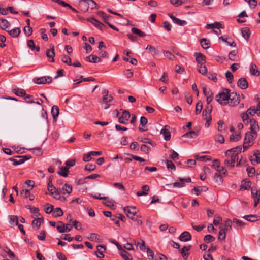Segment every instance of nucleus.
Wrapping results in <instances>:
<instances>
[{"mask_svg":"<svg viewBox=\"0 0 260 260\" xmlns=\"http://www.w3.org/2000/svg\"><path fill=\"white\" fill-rule=\"evenodd\" d=\"M48 190L50 192V194H55L56 192L59 191V189H56L55 187H54L51 181H48Z\"/></svg>","mask_w":260,"mask_h":260,"instance_id":"nucleus-28","label":"nucleus"},{"mask_svg":"<svg viewBox=\"0 0 260 260\" xmlns=\"http://www.w3.org/2000/svg\"><path fill=\"white\" fill-rule=\"evenodd\" d=\"M51 114L52 115L53 121H56V118L59 114V110L57 106H53L51 109Z\"/></svg>","mask_w":260,"mask_h":260,"instance_id":"nucleus-26","label":"nucleus"},{"mask_svg":"<svg viewBox=\"0 0 260 260\" xmlns=\"http://www.w3.org/2000/svg\"><path fill=\"white\" fill-rule=\"evenodd\" d=\"M194 56L196 57V59L198 63V65L205 64L206 61V57L203 54L201 53H195Z\"/></svg>","mask_w":260,"mask_h":260,"instance_id":"nucleus-18","label":"nucleus"},{"mask_svg":"<svg viewBox=\"0 0 260 260\" xmlns=\"http://www.w3.org/2000/svg\"><path fill=\"white\" fill-rule=\"evenodd\" d=\"M46 54L48 58L51 59V60H49L50 62H54L55 60L54 57L55 55V54L54 52V47L53 45L52 46L51 49H48L46 50Z\"/></svg>","mask_w":260,"mask_h":260,"instance_id":"nucleus-21","label":"nucleus"},{"mask_svg":"<svg viewBox=\"0 0 260 260\" xmlns=\"http://www.w3.org/2000/svg\"><path fill=\"white\" fill-rule=\"evenodd\" d=\"M169 126L166 125L160 131V133L162 134L164 139L166 141H169L171 138V134L169 131Z\"/></svg>","mask_w":260,"mask_h":260,"instance_id":"nucleus-15","label":"nucleus"},{"mask_svg":"<svg viewBox=\"0 0 260 260\" xmlns=\"http://www.w3.org/2000/svg\"><path fill=\"white\" fill-rule=\"evenodd\" d=\"M63 212L60 208H56L53 209L52 216L54 217H57L63 215Z\"/></svg>","mask_w":260,"mask_h":260,"instance_id":"nucleus-40","label":"nucleus"},{"mask_svg":"<svg viewBox=\"0 0 260 260\" xmlns=\"http://www.w3.org/2000/svg\"><path fill=\"white\" fill-rule=\"evenodd\" d=\"M24 32L27 36H30L32 32V28L30 26H26L24 28Z\"/></svg>","mask_w":260,"mask_h":260,"instance_id":"nucleus-61","label":"nucleus"},{"mask_svg":"<svg viewBox=\"0 0 260 260\" xmlns=\"http://www.w3.org/2000/svg\"><path fill=\"white\" fill-rule=\"evenodd\" d=\"M191 248V246H184L181 250V254L182 255V256L183 257V258L184 259V260H186L189 256V252L188 251H189L190 249Z\"/></svg>","mask_w":260,"mask_h":260,"instance_id":"nucleus-23","label":"nucleus"},{"mask_svg":"<svg viewBox=\"0 0 260 260\" xmlns=\"http://www.w3.org/2000/svg\"><path fill=\"white\" fill-rule=\"evenodd\" d=\"M88 239L91 241H99L100 240V237L95 233H91L88 237Z\"/></svg>","mask_w":260,"mask_h":260,"instance_id":"nucleus-49","label":"nucleus"},{"mask_svg":"<svg viewBox=\"0 0 260 260\" xmlns=\"http://www.w3.org/2000/svg\"><path fill=\"white\" fill-rule=\"evenodd\" d=\"M98 4L93 0H80L79 1V9L84 12H87L89 8L93 9Z\"/></svg>","mask_w":260,"mask_h":260,"instance_id":"nucleus-3","label":"nucleus"},{"mask_svg":"<svg viewBox=\"0 0 260 260\" xmlns=\"http://www.w3.org/2000/svg\"><path fill=\"white\" fill-rule=\"evenodd\" d=\"M18 159H14L13 158H10V160L13 162V165L14 166H17L19 165H21L26 160L29 159L30 157H28L27 155L25 156H16Z\"/></svg>","mask_w":260,"mask_h":260,"instance_id":"nucleus-9","label":"nucleus"},{"mask_svg":"<svg viewBox=\"0 0 260 260\" xmlns=\"http://www.w3.org/2000/svg\"><path fill=\"white\" fill-rule=\"evenodd\" d=\"M135 244L137 247H139V249L142 251H143L146 249L145 243L143 240H141V242L139 241H135Z\"/></svg>","mask_w":260,"mask_h":260,"instance_id":"nucleus-41","label":"nucleus"},{"mask_svg":"<svg viewBox=\"0 0 260 260\" xmlns=\"http://www.w3.org/2000/svg\"><path fill=\"white\" fill-rule=\"evenodd\" d=\"M154 258L155 260H167V257L164 254L161 253H157L155 255Z\"/></svg>","mask_w":260,"mask_h":260,"instance_id":"nucleus-63","label":"nucleus"},{"mask_svg":"<svg viewBox=\"0 0 260 260\" xmlns=\"http://www.w3.org/2000/svg\"><path fill=\"white\" fill-rule=\"evenodd\" d=\"M54 209V206L52 205L47 204L44 208V210L47 214H50L53 213Z\"/></svg>","mask_w":260,"mask_h":260,"instance_id":"nucleus-51","label":"nucleus"},{"mask_svg":"<svg viewBox=\"0 0 260 260\" xmlns=\"http://www.w3.org/2000/svg\"><path fill=\"white\" fill-rule=\"evenodd\" d=\"M72 191V185L68 183H66L62 188L59 189V191L56 193L54 196V198L56 200L64 202L67 200V197L69 196Z\"/></svg>","mask_w":260,"mask_h":260,"instance_id":"nucleus-2","label":"nucleus"},{"mask_svg":"<svg viewBox=\"0 0 260 260\" xmlns=\"http://www.w3.org/2000/svg\"><path fill=\"white\" fill-rule=\"evenodd\" d=\"M166 165H167V168L168 169H171V170H175V169H176V167H175V165L171 160H167L166 161Z\"/></svg>","mask_w":260,"mask_h":260,"instance_id":"nucleus-62","label":"nucleus"},{"mask_svg":"<svg viewBox=\"0 0 260 260\" xmlns=\"http://www.w3.org/2000/svg\"><path fill=\"white\" fill-rule=\"evenodd\" d=\"M251 194L254 199V206L256 207L260 202V191L257 189H251Z\"/></svg>","mask_w":260,"mask_h":260,"instance_id":"nucleus-13","label":"nucleus"},{"mask_svg":"<svg viewBox=\"0 0 260 260\" xmlns=\"http://www.w3.org/2000/svg\"><path fill=\"white\" fill-rule=\"evenodd\" d=\"M36 218V219L32 221V225L34 228L35 226L37 228V230H38L40 228L41 223L43 222L44 219L42 216L37 217Z\"/></svg>","mask_w":260,"mask_h":260,"instance_id":"nucleus-22","label":"nucleus"},{"mask_svg":"<svg viewBox=\"0 0 260 260\" xmlns=\"http://www.w3.org/2000/svg\"><path fill=\"white\" fill-rule=\"evenodd\" d=\"M200 44L201 46L204 49H207L210 47V42L209 40L202 38L200 40Z\"/></svg>","mask_w":260,"mask_h":260,"instance_id":"nucleus-37","label":"nucleus"},{"mask_svg":"<svg viewBox=\"0 0 260 260\" xmlns=\"http://www.w3.org/2000/svg\"><path fill=\"white\" fill-rule=\"evenodd\" d=\"M251 186V182L243 180L241 182L240 188L244 190H248Z\"/></svg>","mask_w":260,"mask_h":260,"instance_id":"nucleus-43","label":"nucleus"},{"mask_svg":"<svg viewBox=\"0 0 260 260\" xmlns=\"http://www.w3.org/2000/svg\"><path fill=\"white\" fill-rule=\"evenodd\" d=\"M131 31L133 34L138 35V36L141 37H144L146 36L145 33L135 27H133L131 29Z\"/></svg>","mask_w":260,"mask_h":260,"instance_id":"nucleus-47","label":"nucleus"},{"mask_svg":"<svg viewBox=\"0 0 260 260\" xmlns=\"http://www.w3.org/2000/svg\"><path fill=\"white\" fill-rule=\"evenodd\" d=\"M9 218L10 219V223L11 224H14L16 225H18V218L17 216L11 215L9 216Z\"/></svg>","mask_w":260,"mask_h":260,"instance_id":"nucleus-52","label":"nucleus"},{"mask_svg":"<svg viewBox=\"0 0 260 260\" xmlns=\"http://www.w3.org/2000/svg\"><path fill=\"white\" fill-rule=\"evenodd\" d=\"M146 49L148 50L149 52L153 55H155L157 53L156 48L151 45H147Z\"/></svg>","mask_w":260,"mask_h":260,"instance_id":"nucleus-55","label":"nucleus"},{"mask_svg":"<svg viewBox=\"0 0 260 260\" xmlns=\"http://www.w3.org/2000/svg\"><path fill=\"white\" fill-rule=\"evenodd\" d=\"M12 92L17 96H24L26 95V91L23 89L16 88L12 90Z\"/></svg>","mask_w":260,"mask_h":260,"instance_id":"nucleus-27","label":"nucleus"},{"mask_svg":"<svg viewBox=\"0 0 260 260\" xmlns=\"http://www.w3.org/2000/svg\"><path fill=\"white\" fill-rule=\"evenodd\" d=\"M68 173L69 168L62 166L60 167V171L58 172V174L64 177H66L68 175Z\"/></svg>","mask_w":260,"mask_h":260,"instance_id":"nucleus-35","label":"nucleus"},{"mask_svg":"<svg viewBox=\"0 0 260 260\" xmlns=\"http://www.w3.org/2000/svg\"><path fill=\"white\" fill-rule=\"evenodd\" d=\"M198 72L203 75H205L207 73V68L205 64H201L197 66Z\"/></svg>","mask_w":260,"mask_h":260,"instance_id":"nucleus-36","label":"nucleus"},{"mask_svg":"<svg viewBox=\"0 0 260 260\" xmlns=\"http://www.w3.org/2000/svg\"><path fill=\"white\" fill-rule=\"evenodd\" d=\"M121 256L124 258L125 260H132V257L131 254L128 253L126 251L123 249V250H121Z\"/></svg>","mask_w":260,"mask_h":260,"instance_id":"nucleus-42","label":"nucleus"},{"mask_svg":"<svg viewBox=\"0 0 260 260\" xmlns=\"http://www.w3.org/2000/svg\"><path fill=\"white\" fill-rule=\"evenodd\" d=\"M92 24L94 25V26H95L96 27H97L98 28H99L102 30L103 29V28L105 26L102 23H101V22H100L96 19H95Z\"/></svg>","mask_w":260,"mask_h":260,"instance_id":"nucleus-54","label":"nucleus"},{"mask_svg":"<svg viewBox=\"0 0 260 260\" xmlns=\"http://www.w3.org/2000/svg\"><path fill=\"white\" fill-rule=\"evenodd\" d=\"M164 55L170 60H174L176 58L175 56L169 51H164Z\"/></svg>","mask_w":260,"mask_h":260,"instance_id":"nucleus-53","label":"nucleus"},{"mask_svg":"<svg viewBox=\"0 0 260 260\" xmlns=\"http://www.w3.org/2000/svg\"><path fill=\"white\" fill-rule=\"evenodd\" d=\"M27 209L30 210V211L31 213H33L35 215V217H39L40 216H42L39 213V209L38 208L34 207H31L28 206L27 207Z\"/></svg>","mask_w":260,"mask_h":260,"instance_id":"nucleus-44","label":"nucleus"},{"mask_svg":"<svg viewBox=\"0 0 260 260\" xmlns=\"http://www.w3.org/2000/svg\"><path fill=\"white\" fill-rule=\"evenodd\" d=\"M203 258L204 260H213V257L211 254V253L208 251H206L205 252L203 255Z\"/></svg>","mask_w":260,"mask_h":260,"instance_id":"nucleus-64","label":"nucleus"},{"mask_svg":"<svg viewBox=\"0 0 260 260\" xmlns=\"http://www.w3.org/2000/svg\"><path fill=\"white\" fill-rule=\"evenodd\" d=\"M229 97L230 98L228 103H229L230 106H235L239 103V95H238L236 92H233L231 93H229Z\"/></svg>","mask_w":260,"mask_h":260,"instance_id":"nucleus-6","label":"nucleus"},{"mask_svg":"<svg viewBox=\"0 0 260 260\" xmlns=\"http://www.w3.org/2000/svg\"><path fill=\"white\" fill-rule=\"evenodd\" d=\"M237 86L242 89H246L248 87V83L245 78H241L238 81Z\"/></svg>","mask_w":260,"mask_h":260,"instance_id":"nucleus-19","label":"nucleus"},{"mask_svg":"<svg viewBox=\"0 0 260 260\" xmlns=\"http://www.w3.org/2000/svg\"><path fill=\"white\" fill-rule=\"evenodd\" d=\"M226 237V232L220 229V230L218 234V240L221 241H224Z\"/></svg>","mask_w":260,"mask_h":260,"instance_id":"nucleus-59","label":"nucleus"},{"mask_svg":"<svg viewBox=\"0 0 260 260\" xmlns=\"http://www.w3.org/2000/svg\"><path fill=\"white\" fill-rule=\"evenodd\" d=\"M131 117V114L129 111L124 110L122 112L121 116L118 119V122L120 123L126 124L127 123V121Z\"/></svg>","mask_w":260,"mask_h":260,"instance_id":"nucleus-10","label":"nucleus"},{"mask_svg":"<svg viewBox=\"0 0 260 260\" xmlns=\"http://www.w3.org/2000/svg\"><path fill=\"white\" fill-rule=\"evenodd\" d=\"M203 104L202 102L200 101L197 103L196 106V114L198 115L202 111Z\"/></svg>","mask_w":260,"mask_h":260,"instance_id":"nucleus-56","label":"nucleus"},{"mask_svg":"<svg viewBox=\"0 0 260 260\" xmlns=\"http://www.w3.org/2000/svg\"><path fill=\"white\" fill-rule=\"evenodd\" d=\"M228 157L230 158H227L224 160V165L230 168H232L235 166V163L236 161H238V156H236L235 154L230 155Z\"/></svg>","mask_w":260,"mask_h":260,"instance_id":"nucleus-8","label":"nucleus"},{"mask_svg":"<svg viewBox=\"0 0 260 260\" xmlns=\"http://www.w3.org/2000/svg\"><path fill=\"white\" fill-rule=\"evenodd\" d=\"M232 221L231 220L228 219H226L224 224V226H220V229L225 232L228 231L232 229Z\"/></svg>","mask_w":260,"mask_h":260,"instance_id":"nucleus-31","label":"nucleus"},{"mask_svg":"<svg viewBox=\"0 0 260 260\" xmlns=\"http://www.w3.org/2000/svg\"><path fill=\"white\" fill-rule=\"evenodd\" d=\"M249 123L250 124V131L247 132L245 134L243 144V151L247 150L253 144L254 141L257 136V132L259 130V125L255 119H251Z\"/></svg>","mask_w":260,"mask_h":260,"instance_id":"nucleus-1","label":"nucleus"},{"mask_svg":"<svg viewBox=\"0 0 260 260\" xmlns=\"http://www.w3.org/2000/svg\"><path fill=\"white\" fill-rule=\"evenodd\" d=\"M104 200V201H103V203L106 206L110 207L111 208L114 206V202L112 200H109L107 198L106 200Z\"/></svg>","mask_w":260,"mask_h":260,"instance_id":"nucleus-50","label":"nucleus"},{"mask_svg":"<svg viewBox=\"0 0 260 260\" xmlns=\"http://www.w3.org/2000/svg\"><path fill=\"white\" fill-rule=\"evenodd\" d=\"M212 106H207L206 107V109H205L203 111V116L205 118V119L207 118L208 116H211V113L212 112Z\"/></svg>","mask_w":260,"mask_h":260,"instance_id":"nucleus-30","label":"nucleus"},{"mask_svg":"<svg viewBox=\"0 0 260 260\" xmlns=\"http://www.w3.org/2000/svg\"><path fill=\"white\" fill-rule=\"evenodd\" d=\"M225 77L227 78L228 81L230 83H231L233 81V80H234L233 75L229 71H228L225 73Z\"/></svg>","mask_w":260,"mask_h":260,"instance_id":"nucleus-60","label":"nucleus"},{"mask_svg":"<svg viewBox=\"0 0 260 260\" xmlns=\"http://www.w3.org/2000/svg\"><path fill=\"white\" fill-rule=\"evenodd\" d=\"M215 239V237L211 235H207L204 237V241L207 243L213 242Z\"/></svg>","mask_w":260,"mask_h":260,"instance_id":"nucleus-57","label":"nucleus"},{"mask_svg":"<svg viewBox=\"0 0 260 260\" xmlns=\"http://www.w3.org/2000/svg\"><path fill=\"white\" fill-rule=\"evenodd\" d=\"M243 218L245 220L250 222H254L260 219V216H258L256 215H245L243 217Z\"/></svg>","mask_w":260,"mask_h":260,"instance_id":"nucleus-25","label":"nucleus"},{"mask_svg":"<svg viewBox=\"0 0 260 260\" xmlns=\"http://www.w3.org/2000/svg\"><path fill=\"white\" fill-rule=\"evenodd\" d=\"M85 61L89 62L96 63L101 61L100 57L94 55H90L85 58Z\"/></svg>","mask_w":260,"mask_h":260,"instance_id":"nucleus-24","label":"nucleus"},{"mask_svg":"<svg viewBox=\"0 0 260 260\" xmlns=\"http://www.w3.org/2000/svg\"><path fill=\"white\" fill-rule=\"evenodd\" d=\"M180 182H176L171 184L173 187L181 188L184 186L185 182H190L191 180V178L188 177L186 179H183L181 178H179Z\"/></svg>","mask_w":260,"mask_h":260,"instance_id":"nucleus-12","label":"nucleus"},{"mask_svg":"<svg viewBox=\"0 0 260 260\" xmlns=\"http://www.w3.org/2000/svg\"><path fill=\"white\" fill-rule=\"evenodd\" d=\"M168 16L172 19V20L174 23L179 26H184L187 23V22L185 21L179 19V18H176L172 14H168Z\"/></svg>","mask_w":260,"mask_h":260,"instance_id":"nucleus-16","label":"nucleus"},{"mask_svg":"<svg viewBox=\"0 0 260 260\" xmlns=\"http://www.w3.org/2000/svg\"><path fill=\"white\" fill-rule=\"evenodd\" d=\"M123 211L128 218L133 220H136L138 216L137 215L138 210L134 206H127L124 208Z\"/></svg>","mask_w":260,"mask_h":260,"instance_id":"nucleus-4","label":"nucleus"},{"mask_svg":"<svg viewBox=\"0 0 260 260\" xmlns=\"http://www.w3.org/2000/svg\"><path fill=\"white\" fill-rule=\"evenodd\" d=\"M97 251H95V254L99 258H103L104 257V252L106 250V247L103 245H98L96 247Z\"/></svg>","mask_w":260,"mask_h":260,"instance_id":"nucleus-20","label":"nucleus"},{"mask_svg":"<svg viewBox=\"0 0 260 260\" xmlns=\"http://www.w3.org/2000/svg\"><path fill=\"white\" fill-rule=\"evenodd\" d=\"M52 78L51 77H42L40 78H35L34 79L35 83L38 84H44L45 83H50L52 82Z\"/></svg>","mask_w":260,"mask_h":260,"instance_id":"nucleus-11","label":"nucleus"},{"mask_svg":"<svg viewBox=\"0 0 260 260\" xmlns=\"http://www.w3.org/2000/svg\"><path fill=\"white\" fill-rule=\"evenodd\" d=\"M8 32L9 33V34L12 37L17 38L19 36V35L21 32V30H20V28L17 27L16 28L13 29L10 31H8Z\"/></svg>","mask_w":260,"mask_h":260,"instance_id":"nucleus-29","label":"nucleus"},{"mask_svg":"<svg viewBox=\"0 0 260 260\" xmlns=\"http://www.w3.org/2000/svg\"><path fill=\"white\" fill-rule=\"evenodd\" d=\"M238 51L237 50H233L231 51L229 54V58L231 60L234 61L236 58V56L237 55Z\"/></svg>","mask_w":260,"mask_h":260,"instance_id":"nucleus-58","label":"nucleus"},{"mask_svg":"<svg viewBox=\"0 0 260 260\" xmlns=\"http://www.w3.org/2000/svg\"><path fill=\"white\" fill-rule=\"evenodd\" d=\"M226 92H222L219 93L215 97L217 102L224 105H226L228 104L230 98L229 92L228 89H226Z\"/></svg>","mask_w":260,"mask_h":260,"instance_id":"nucleus-5","label":"nucleus"},{"mask_svg":"<svg viewBox=\"0 0 260 260\" xmlns=\"http://www.w3.org/2000/svg\"><path fill=\"white\" fill-rule=\"evenodd\" d=\"M241 33L243 38L248 41L251 34L250 29L247 27L243 28L241 29Z\"/></svg>","mask_w":260,"mask_h":260,"instance_id":"nucleus-34","label":"nucleus"},{"mask_svg":"<svg viewBox=\"0 0 260 260\" xmlns=\"http://www.w3.org/2000/svg\"><path fill=\"white\" fill-rule=\"evenodd\" d=\"M72 228V225L70 224H64L61 221L57 222L56 229L59 233L68 232L71 230Z\"/></svg>","mask_w":260,"mask_h":260,"instance_id":"nucleus-7","label":"nucleus"},{"mask_svg":"<svg viewBox=\"0 0 260 260\" xmlns=\"http://www.w3.org/2000/svg\"><path fill=\"white\" fill-rule=\"evenodd\" d=\"M242 151V147L241 146H238L237 147L233 148L231 149L227 150L225 152L226 156H229L230 155L235 154L236 156H238V154L241 153Z\"/></svg>","mask_w":260,"mask_h":260,"instance_id":"nucleus-14","label":"nucleus"},{"mask_svg":"<svg viewBox=\"0 0 260 260\" xmlns=\"http://www.w3.org/2000/svg\"><path fill=\"white\" fill-rule=\"evenodd\" d=\"M97 14L99 16L101 17L103 19L104 22L106 24H107L108 22V19L109 18L111 17V16L107 15L106 13H105L104 12L102 11L98 12Z\"/></svg>","mask_w":260,"mask_h":260,"instance_id":"nucleus-38","label":"nucleus"},{"mask_svg":"<svg viewBox=\"0 0 260 260\" xmlns=\"http://www.w3.org/2000/svg\"><path fill=\"white\" fill-rule=\"evenodd\" d=\"M61 61L68 66H72L71 58L68 55H63L61 57Z\"/></svg>","mask_w":260,"mask_h":260,"instance_id":"nucleus-48","label":"nucleus"},{"mask_svg":"<svg viewBox=\"0 0 260 260\" xmlns=\"http://www.w3.org/2000/svg\"><path fill=\"white\" fill-rule=\"evenodd\" d=\"M198 135V132L194 131H191L184 134L182 137L189 138H196Z\"/></svg>","mask_w":260,"mask_h":260,"instance_id":"nucleus-39","label":"nucleus"},{"mask_svg":"<svg viewBox=\"0 0 260 260\" xmlns=\"http://www.w3.org/2000/svg\"><path fill=\"white\" fill-rule=\"evenodd\" d=\"M250 73L252 75L255 76H258L260 75V72L258 70L257 66L255 64L251 65Z\"/></svg>","mask_w":260,"mask_h":260,"instance_id":"nucleus-33","label":"nucleus"},{"mask_svg":"<svg viewBox=\"0 0 260 260\" xmlns=\"http://www.w3.org/2000/svg\"><path fill=\"white\" fill-rule=\"evenodd\" d=\"M254 156L255 157V159H250L252 164H254V162L260 163V151L256 150L254 153Z\"/></svg>","mask_w":260,"mask_h":260,"instance_id":"nucleus-45","label":"nucleus"},{"mask_svg":"<svg viewBox=\"0 0 260 260\" xmlns=\"http://www.w3.org/2000/svg\"><path fill=\"white\" fill-rule=\"evenodd\" d=\"M10 23L9 21L4 18L0 19V28L2 30H6L9 27Z\"/></svg>","mask_w":260,"mask_h":260,"instance_id":"nucleus-32","label":"nucleus"},{"mask_svg":"<svg viewBox=\"0 0 260 260\" xmlns=\"http://www.w3.org/2000/svg\"><path fill=\"white\" fill-rule=\"evenodd\" d=\"M214 179L215 182L218 184L220 185L223 181V179L221 174L218 173H216L214 175Z\"/></svg>","mask_w":260,"mask_h":260,"instance_id":"nucleus-46","label":"nucleus"},{"mask_svg":"<svg viewBox=\"0 0 260 260\" xmlns=\"http://www.w3.org/2000/svg\"><path fill=\"white\" fill-rule=\"evenodd\" d=\"M191 234L188 232L185 231L181 233L179 239L181 241L187 242L191 240Z\"/></svg>","mask_w":260,"mask_h":260,"instance_id":"nucleus-17","label":"nucleus"}]
</instances>
